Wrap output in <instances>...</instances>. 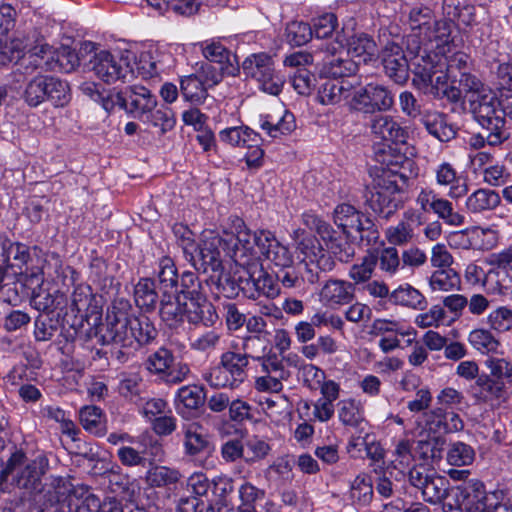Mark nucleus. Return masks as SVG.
Instances as JSON below:
<instances>
[{"label": "nucleus", "mask_w": 512, "mask_h": 512, "mask_svg": "<svg viewBox=\"0 0 512 512\" xmlns=\"http://www.w3.org/2000/svg\"><path fill=\"white\" fill-rule=\"evenodd\" d=\"M436 184L448 187L451 199H460L468 193V184L462 179L457 169L449 162L443 161L434 168Z\"/></svg>", "instance_id": "20"}, {"label": "nucleus", "mask_w": 512, "mask_h": 512, "mask_svg": "<svg viewBox=\"0 0 512 512\" xmlns=\"http://www.w3.org/2000/svg\"><path fill=\"white\" fill-rule=\"evenodd\" d=\"M160 317L168 327L174 329L184 322L212 327L219 319L214 305L203 295L183 291L162 295Z\"/></svg>", "instance_id": "5"}, {"label": "nucleus", "mask_w": 512, "mask_h": 512, "mask_svg": "<svg viewBox=\"0 0 512 512\" xmlns=\"http://www.w3.org/2000/svg\"><path fill=\"white\" fill-rule=\"evenodd\" d=\"M487 326L496 333H506L512 330V309L508 306H498L486 316Z\"/></svg>", "instance_id": "46"}, {"label": "nucleus", "mask_w": 512, "mask_h": 512, "mask_svg": "<svg viewBox=\"0 0 512 512\" xmlns=\"http://www.w3.org/2000/svg\"><path fill=\"white\" fill-rule=\"evenodd\" d=\"M343 66H322L320 76L326 81L319 90V101L323 105H334L346 99L351 84L345 80Z\"/></svg>", "instance_id": "14"}, {"label": "nucleus", "mask_w": 512, "mask_h": 512, "mask_svg": "<svg viewBox=\"0 0 512 512\" xmlns=\"http://www.w3.org/2000/svg\"><path fill=\"white\" fill-rule=\"evenodd\" d=\"M234 227L238 232L237 239L242 245L241 250L244 253V258L258 260L263 256L276 267L290 268L293 263V256L272 232L267 230L251 232L240 218H235Z\"/></svg>", "instance_id": "7"}, {"label": "nucleus", "mask_w": 512, "mask_h": 512, "mask_svg": "<svg viewBox=\"0 0 512 512\" xmlns=\"http://www.w3.org/2000/svg\"><path fill=\"white\" fill-rule=\"evenodd\" d=\"M391 467L397 470L395 477H404L415 464V455L412 453L411 442L408 438L400 440L393 452Z\"/></svg>", "instance_id": "34"}, {"label": "nucleus", "mask_w": 512, "mask_h": 512, "mask_svg": "<svg viewBox=\"0 0 512 512\" xmlns=\"http://www.w3.org/2000/svg\"><path fill=\"white\" fill-rule=\"evenodd\" d=\"M243 265L247 266V277L241 278L239 286L250 298L264 295L274 298L279 294V289L272 276H270L257 260L245 258Z\"/></svg>", "instance_id": "12"}, {"label": "nucleus", "mask_w": 512, "mask_h": 512, "mask_svg": "<svg viewBox=\"0 0 512 512\" xmlns=\"http://www.w3.org/2000/svg\"><path fill=\"white\" fill-rule=\"evenodd\" d=\"M156 335L157 331L147 315H133L129 302L118 300L108 309L100 342L102 345L114 343L130 347L135 342L139 345L147 344Z\"/></svg>", "instance_id": "4"}, {"label": "nucleus", "mask_w": 512, "mask_h": 512, "mask_svg": "<svg viewBox=\"0 0 512 512\" xmlns=\"http://www.w3.org/2000/svg\"><path fill=\"white\" fill-rule=\"evenodd\" d=\"M264 373L276 374L288 377V371L284 368L281 357L270 349L256 357Z\"/></svg>", "instance_id": "62"}, {"label": "nucleus", "mask_w": 512, "mask_h": 512, "mask_svg": "<svg viewBox=\"0 0 512 512\" xmlns=\"http://www.w3.org/2000/svg\"><path fill=\"white\" fill-rule=\"evenodd\" d=\"M138 407L140 414L148 422H152L154 419L158 418L164 413H171L167 402L161 398H151L148 400L140 399Z\"/></svg>", "instance_id": "59"}, {"label": "nucleus", "mask_w": 512, "mask_h": 512, "mask_svg": "<svg viewBox=\"0 0 512 512\" xmlns=\"http://www.w3.org/2000/svg\"><path fill=\"white\" fill-rule=\"evenodd\" d=\"M451 28V22L435 19L430 29L426 31L423 40L428 41V43L435 41L437 43L436 48L438 49L437 54H445V47L450 42Z\"/></svg>", "instance_id": "42"}, {"label": "nucleus", "mask_w": 512, "mask_h": 512, "mask_svg": "<svg viewBox=\"0 0 512 512\" xmlns=\"http://www.w3.org/2000/svg\"><path fill=\"white\" fill-rule=\"evenodd\" d=\"M493 332L489 327L474 328L468 333L467 341L482 355L496 354L500 348V341Z\"/></svg>", "instance_id": "27"}, {"label": "nucleus", "mask_w": 512, "mask_h": 512, "mask_svg": "<svg viewBox=\"0 0 512 512\" xmlns=\"http://www.w3.org/2000/svg\"><path fill=\"white\" fill-rule=\"evenodd\" d=\"M431 211L450 226H461L465 222L464 215L454 210L452 202L439 196Z\"/></svg>", "instance_id": "49"}, {"label": "nucleus", "mask_w": 512, "mask_h": 512, "mask_svg": "<svg viewBox=\"0 0 512 512\" xmlns=\"http://www.w3.org/2000/svg\"><path fill=\"white\" fill-rule=\"evenodd\" d=\"M205 400L203 389L197 385L183 386L178 389L175 398V408L182 417H190Z\"/></svg>", "instance_id": "23"}, {"label": "nucleus", "mask_w": 512, "mask_h": 512, "mask_svg": "<svg viewBox=\"0 0 512 512\" xmlns=\"http://www.w3.org/2000/svg\"><path fill=\"white\" fill-rule=\"evenodd\" d=\"M354 285L346 280L330 278L325 281L319 292V302L327 308L336 309L350 303L354 298Z\"/></svg>", "instance_id": "17"}, {"label": "nucleus", "mask_w": 512, "mask_h": 512, "mask_svg": "<svg viewBox=\"0 0 512 512\" xmlns=\"http://www.w3.org/2000/svg\"><path fill=\"white\" fill-rule=\"evenodd\" d=\"M203 56L212 63L216 64H238V57L232 54L219 41H212L202 46Z\"/></svg>", "instance_id": "47"}, {"label": "nucleus", "mask_w": 512, "mask_h": 512, "mask_svg": "<svg viewBox=\"0 0 512 512\" xmlns=\"http://www.w3.org/2000/svg\"><path fill=\"white\" fill-rule=\"evenodd\" d=\"M286 36L290 44L301 46L312 39L313 30L308 23L294 21L287 25Z\"/></svg>", "instance_id": "56"}, {"label": "nucleus", "mask_w": 512, "mask_h": 512, "mask_svg": "<svg viewBox=\"0 0 512 512\" xmlns=\"http://www.w3.org/2000/svg\"><path fill=\"white\" fill-rule=\"evenodd\" d=\"M46 466L47 461L44 457L28 459L24 453L17 451L11 455L6 466L0 470V489L3 490L4 482L11 477L14 484L21 489L38 490Z\"/></svg>", "instance_id": "8"}, {"label": "nucleus", "mask_w": 512, "mask_h": 512, "mask_svg": "<svg viewBox=\"0 0 512 512\" xmlns=\"http://www.w3.org/2000/svg\"><path fill=\"white\" fill-rule=\"evenodd\" d=\"M377 262V257L373 253L366 254L360 263L351 266L349 277L356 283L368 281L373 274Z\"/></svg>", "instance_id": "54"}, {"label": "nucleus", "mask_w": 512, "mask_h": 512, "mask_svg": "<svg viewBox=\"0 0 512 512\" xmlns=\"http://www.w3.org/2000/svg\"><path fill=\"white\" fill-rule=\"evenodd\" d=\"M399 192L396 180L388 173L382 172L374 179L368 200L370 208L380 217L390 218L401 206Z\"/></svg>", "instance_id": "11"}, {"label": "nucleus", "mask_w": 512, "mask_h": 512, "mask_svg": "<svg viewBox=\"0 0 512 512\" xmlns=\"http://www.w3.org/2000/svg\"><path fill=\"white\" fill-rule=\"evenodd\" d=\"M445 317L446 312L444 308L440 305H433L428 311L418 314L414 319V323L419 328H438L443 323Z\"/></svg>", "instance_id": "61"}, {"label": "nucleus", "mask_w": 512, "mask_h": 512, "mask_svg": "<svg viewBox=\"0 0 512 512\" xmlns=\"http://www.w3.org/2000/svg\"><path fill=\"white\" fill-rule=\"evenodd\" d=\"M90 64H115V56L108 50L101 49L100 46L92 41H83L77 52L68 45L62 44V58L67 64L80 63L86 61L87 57Z\"/></svg>", "instance_id": "19"}, {"label": "nucleus", "mask_w": 512, "mask_h": 512, "mask_svg": "<svg viewBox=\"0 0 512 512\" xmlns=\"http://www.w3.org/2000/svg\"><path fill=\"white\" fill-rule=\"evenodd\" d=\"M500 105L503 118L512 119V66H498Z\"/></svg>", "instance_id": "37"}, {"label": "nucleus", "mask_w": 512, "mask_h": 512, "mask_svg": "<svg viewBox=\"0 0 512 512\" xmlns=\"http://www.w3.org/2000/svg\"><path fill=\"white\" fill-rule=\"evenodd\" d=\"M422 123L428 133L441 142L449 141L455 136L453 126L448 124L445 116L439 112H425Z\"/></svg>", "instance_id": "30"}, {"label": "nucleus", "mask_w": 512, "mask_h": 512, "mask_svg": "<svg viewBox=\"0 0 512 512\" xmlns=\"http://www.w3.org/2000/svg\"><path fill=\"white\" fill-rule=\"evenodd\" d=\"M258 82L260 88L271 95H277L281 89L283 82L280 77L273 75L270 66H256Z\"/></svg>", "instance_id": "60"}, {"label": "nucleus", "mask_w": 512, "mask_h": 512, "mask_svg": "<svg viewBox=\"0 0 512 512\" xmlns=\"http://www.w3.org/2000/svg\"><path fill=\"white\" fill-rule=\"evenodd\" d=\"M303 223L310 229H315L320 237L326 242L329 251H325L318 240L306 234L302 229H296L291 234L296 248L303 256L301 261L305 264L307 270L311 273L308 281L314 283L317 278V272L331 271L335 262L331 253L341 262H348L355 254L353 247L348 242H337L334 239V231L332 227L325 221L318 218L313 213H304L302 216Z\"/></svg>", "instance_id": "3"}, {"label": "nucleus", "mask_w": 512, "mask_h": 512, "mask_svg": "<svg viewBox=\"0 0 512 512\" xmlns=\"http://www.w3.org/2000/svg\"><path fill=\"white\" fill-rule=\"evenodd\" d=\"M472 238H474V249L490 250L494 248L499 240V233L495 226L472 227Z\"/></svg>", "instance_id": "53"}, {"label": "nucleus", "mask_w": 512, "mask_h": 512, "mask_svg": "<svg viewBox=\"0 0 512 512\" xmlns=\"http://www.w3.org/2000/svg\"><path fill=\"white\" fill-rule=\"evenodd\" d=\"M219 138L231 146H246L248 143H256L258 134L247 126H235L221 130Z\"/></svg>", "instance_id": "40"}, {"label": "nucleus", "mask_w": 512, "mask_h": 512, "mask_svg": "<svg viewBox=\"0 0 512 512\" xmlns=\"http://www.w3.org/2000/svg\"><path fill=\"white\" fill-rule=\"evenodd\" d=\"M292 84L299 94L305 95L315 86L316 77L306 66H299L292 78Z\"/></svg>", "instance_id": "64"}, {"label": "nucleus", "mask_w": 512, "mask_h": 512, "mask_svg": "<svg viewBox=\"0 0 512 512\" xmlns=\"http://www.w3.org/2000/svg\"><path fill=\"white\" fill-rule=\"evenodd\" d=\"M347 54L352 64H366L378 58L375 41L367 34L354 35L348 42Z\"/></svg>", "instance_id": "22"}, {"label": "nucleus", "mask_w": 512, "mask_h": 512, "mask_svg": "<svg viewBox=\"0 0 512 512\" xmlns=\"http://www.w3.org/2000/svg\"><path fill=\"white\" fill-rule=\"evenodd\" d=\"M390 300L411 309H423L427 305L425 296L410 284H402L390 293Z\"/></svg>", "instance_id": "32"}, {"label": "nucleus", "mask_w": 512, "mask_h": 512, "mask_svg": "<svg viewBox=\"0 0 512 512\" xmlns=\"http://www.w3.org/2000/svg\"><path fill=\"white\" fill-rule=\"evenodd\" d=\"M350 497L360 505H367L373 497L372 479L367 474H359L351 483Z\"/></svg>", "instance_id": "48"}, {"label": "nucleus", "mask_w": 512, "mask_h": 512, "mask_svg": "<svg viewBox=\"0 0 512 512\" xmlns=\"http://www.w3.org/2000/svg\"><path fill=\"white\" fill-rule=\"evenodd\" d=\"M48 76H37L28 84L25 97L30 106H38L47 96Z\"/></svg>", "instance_id": "55"}, {"label": "nucleus", "mask_w": 512, "mask_h": 512, "mask_svg": "<svg viewBox=\"0 0 512 512\" xmlns=\"http://www.w3.org/2000/svg\"><path fill=\"white\" fill-rule=\"evenodd\" d=\"M371 134L386 144H404L409 138V127L402 126L390 115H377L371 120Z\"/></svg>", "instance_id": "18"}, {"label": "nucleus", "mask_w": 512, "mask_h": 512, "mask_svg": "<svg viewBox=\"0 0 512 512\" xmlns=\"http://www.w3.org/2000/svg\"><path fill=\"white\" fill-rule=\"evenodd\" d=\"M157 278L162 295L178 292V274L173 260L163 257L158 263Z\"/></svg>", "instance_id": "35"}, {"label": "nucleus", "mask_w": 512, "mask_h": 512, "mask_svg": "<svg viewBox=\"0 0 512 512\" xmlns=\"http://www.w3.org/2000/svg\"><path fill=\"white\" fill-rule=\"evenodd\" d=\"M184 455L197 466L205 467L212 457L215 447L206 429L198 422L182 426Z\"/></svg>", "instance_id": "10"}, {"label": "nucleus", "mask_w": 512, "mask_h": 512, "mask_svg": "<svg viewBox=\"0 0 512 512\" xmlns=\"http://www.w3.org/2000/svg\"><path fill=\"white\" fill-rule=\"evenodd\" d=\"M461 68L462 66H438L434 71L433 83L428 93L437 97H446L454 102L460 100L463 88L460 86L459 79L461 74L466 73Z\"/></svg>", "instance_id": "15"}, {"label": "nucleus", "mask_w": 512, "mask_h": 512, "mask_svg": "<svg viewBox=\"0 0 512 512\" xmlns=\"http://www.w3.org/2000/svg\"><path fill=\"white\" fill-rule=\"evenodd\" d=\"M500 203L501 197L496 191L479 188L467 196L465 207L471 214H482L494 210Z\"/></svg>", "instance_id": "25"}, {"label": "nucleus", "mask_w": 512, "mask_h": 512, "mask_svg": "<svg viewBox=\"0 0 512 512\" xmlns=\"http://www.w3.org/2000/svg\"><path fill=\"white\" fill-rule=\"evenodd\" d=\"M142 121L158 128L161 135L173 130L176 125L175 114L172 109L168 107L155 108L146 115Z\"/></svg>", "instance_id": "44"}, {"label": "nucleus", "mask_w": 512, "mask_h": 512, "mask_svg": "<svg viewBox=\"0 0 512 512\" xmlns=\"http://www.w3.org/2000/svg\"><path fill=\"white\" fill-rule=\"evenodd\" d=\"M425 501H443L444 512H512V496L503 502L500 490L487 493L482 482L470 480L448 489L445 477L432 473L421 489Z\"/></svg>", "instance_id": "2"}, {"label": "nucleus", "mask_w": 512, "mask_h": 512, "mask_svg": "<svg viewBox=\"0 0 512 512\" xmlns=\"http://www.w3.org/2000/svg\"><path fill=\"white\" fill-rule=\"evenodd\" d=\"M460 276L453 269H436L429 278V287L432 291L449 292L460 287Z\"/></svg>", "instance_id": "38"}, {"label": "nucleus", "mask_w": 512, "mask_h": 512, "mask_svg": "<svg viewBox=\"0 0 512 512\" xmlns=\"http://www.w3.org/2000/svg\"><path fill=\"white\" fill-rule=\"evenodd\" d=\"M427 429L434 433H452L463 429L464 424L460 416L453 412H443L442 408L426 414Z\"/></svg>", "instance_id": "24"}, {"label": "nucleus", "mask_w": 512, "mask_h": 512, "mask_svg": "<svg viewBox=\"0 0 512 512\" xmlns=\"http://www.w3.org/2000/svg\"><path fill=\"white\" fill-rule=\"evenodd\" d=\"M34 44L28 49V53L35 61H43L44 64H62V45L55 48L49 45L43 36L37 32L34 33Z\"/></svg>", "instance_id": "29"}, {"label": "nucleus", "mask_w": 512, "mask_h": 512, "mask_svg": "<svg viewBox=\"0 0 512 512\" xmlns=\"http://www.w3.org/2000/svg\"><path fill=\"white\" fill-rule=\"evenodd\" d=\"M223 369L226 370L230 379H232L237 387L242 384L246 378V368L248 366L247 355L232 351L224 352L219 362Z\"/></svg>", "instance_id": "31"}, {"label": "nucleus", "mask_w": 512, "mask_h": 512, "mask_svg": "<svg viewBox=\"0 0 512 512\" xmlns=\"http://www.w3.org/2000/svg\"><path fill=\"white\" fill-rule=\"evenodd\" d=\"M460 86L471 112L482 128L498 131L505 127L500 96L484 85L475 75L461 74Z\"/></svg>", "instance_id": "6"}, {"label": "nucleus", "mask_w": 512, "mask_h": 512, "mask_svg": "<svg viewBox=\"0 0 512 512\" xmlns=\"http://www.w3.org/2000/svg\"><path fill=\"white\" fill-rule=\"evenodd\" d=\"M475 452L473 448L463 442L451 444L447 452V461L453 466H467L473 463Z\"/></svg>", "instance_id": "52"}, {"label": "nucleus", "mask_w": 512, "mask_h": 512, "mask_svg": "<svg viewBox=\"0 0 512 512\" xmlns=\"http://www.w3.org/2000/svg\"><path fill=\"white\" fill-rule=\"evenodd\" d=\"M338 419L345 426L360 427L365 421L363 405L352 398L341 400L338 403Z\"/></svg>", "instance_id": "36"}, {"label": "nucleus", "mask_w": 512, "mask_h": 512, "mask_svg": "<svg viewBox=\"0 0 512 512\" xmlns=\"http://www.w3.org/2000/svg\"><path fill=\"white\" fill-rule=\"evenodd\" d=\"M180 478V473L166 466H156L151 468L146 475V481L151 487H162L176 483Z\"/></svg>", "instance_id": "51"}, {"label": "nucleus", "mask_w": 512, "mask_h": 512, "mask_svg": "<svg viewBox=\"0 0 512 512\" xmlns=\"http://www.w3.org/2000/svg\"><path fill=\"white\" fill-rule=\"evenodd\" d=\"M304 372L307 376H312L319 384L322 399L332 403L338 399L340 394V385L333 380H325L324 371L310 364L304 367Z\"/></svg>", "instance_id": "41"}, {"label": "nucleus", "mask_w": 512, "mask_h": 512, "mask_svg": "<svg viewBox=\"0 0 512 512\" xmlns=\"http://www.w3.org/2000/svg\"><path fill=\"white\" fill-rule=\"evenodd\" d=\"M393 103V95L387 88L369 83L354 93L351 106L363 113H374L390 110Z\"/></svg>", "instance_id": "13"}, {"label": "nucleus", "mask_w": 512, "mask_h": 512, "mask_svg": "<svg viewBox=\"0 0 512 512\" xmlns=\"http://www.w3.org/2000/svg\"><path fill=\"white\" fill-rule=\"evenodd\" d=\"M259 125L272 138L288 135L296 127L294 115L288 111H284L280 118L272 114L261 115Z\"/></svg>", "instance_id": "26"}, {"label": "nucleus", "mask_w": 512, "mask_h": 512, "mask_svg": "<svg viewBox=\"0 0 512 512\" xmlns=\"http://www.w3.org/2000/svg\"><path fill=\"white\" fill-rule=\"evenodd\" d=\"M264 492L256 488L250 483H244L239 488V497L241 504L238 507V512H256L254 503L262 498Z\"/></svg>", "instance_id": "63"}, {"label": "nucleus", "mask_w": 512, "mask_h": 512, "mask_svg": "<svg viewBox=\"0 0 512 512\" xmlns=\"http://www.w3.org/2000/svg\"><path fill=\"white\" fill-rule=\"evenodd\" d=\"M422 224V214L414 209H409L404 212L402 221L386 229L385 237L387 241L393 245L407 244L414 236L412 225L420 226Z\"/></svg>", "instance_id": "21"}, {"label": "nucleus", "mask_w": 512, "mask_h": 512, "mask_svg": "<svg viewBox=\"0 0 512 512\" xmlns=\"http://www.w3.org/2000/svg\"><path fill=\"white\" fill-rule=\"evenodd\" d=\"M239 72L240 66H226L225 70L217 66H200L194 74L182 78L181 90L183 96L189 101L201 102L206 97L207 89L218 84L224 73L235 76Z\"/></svg>", "instance_id": "9"}, {"label": "nucleus", "mask_w": 512, "mask_h": 512, "mask_svg": "<svg viewBox=\"0 0 512 512\" xmlns=\"http://www.w3.org/2000/svg\"><path fill=\"white\" fill-rule=\"evenodd\" d=\"M134 299L136 305L141 309H154L158 294L152 279L143 278L138 281L134 288Z\"/></svg>", "instance_id": "43"}, {"label": "nucleus", "mask_w": 512, "mask_h": 512, "mask_svg": "<svg viewBox=\"0 0 512 512\" xmlns=\"http://www.w3.org/2000/svg\"><path fill=\"white\" fill-rule=\"evenodd\" d=\"M334 222L352 239L363 238L362 232L373 227L372 221L350 204H340L334 210Z\"/></svg>", "instance_id": "16"}, {"label": "nucleus", "mask_w": 512, "mask_h": 512, "mask_svg": "<svg viewBox=\"0 0 512 512\" xmlns=\"http://www.w3.org/2000/svg\"><path fill=\"white\" fill-rule=\"evenodd\" d=\"M235 218L229 219L228 226L223 229L222 235L214 230H204L199 244H195L193 233L187 227L179 225L174 228L184 253L190 257L193 265L204 272L211 270L218 273V286L225 289V285H231L232 290H234V282H230L229 277L222 271V253L235 261L244 260L242 245L237 239L238 232L234 227Z\"/></svg>", "instance_id": "1"}, {"label": "nucleus", "mask_w": 512, "mask_h": 512, "mask_svg": "<svg viewBox=\"0 0 512 512\" xmlns=\"http://www.w3.org/2000/svg\"><path fill=\"white\" fill-rule=\"evenodd\" d=\"M47 96L56 106H64L70 100L69 86L67 82L48 76Z\"/></svg>", "instance_id": "57"}, {"label": "nucleus", "mask_w": 512, "mask_h": 512, "mask_svg": "<svg viewBox=\"0 0 512 512\" xmlns=\"http://www.w3.org/2000/svg\"><path fill=\"white\" fill-rule=\"evenodd\" d=\"M79 419L83 428L95 435H102L105 431L104 416L96 406H84L79 411Z\"/></svg>", "instance_id": "45"}, {"label": "nucleus", "mask_w": 512, "mask_h": 512, "mask_svg": "<svg viewBox=\"0 0 512 512\" xmlns=\"http://www.w3.org/2000/svg\"><path fill=\"white\" fill-rule=\"evenodd\" d=\"M92 71L107 84L131 82L135 78L131 66H93Z\"/></svg>", "instance_id": "39"}, {"label": "nucleus", "mask_w": 512, "mask_h": 512, "mask_svg": "<svg viewBox=\"0 0 512 512\" xmlns=\"http://www.w3.org/2000/svg\"><path fill=\"white\" fill-rule=\"evenodd\" d=\"M173 359V355L169 350L161 348L149 356L146 364L147 369L164 378L173 362Z\"/></svg>", "instance_id": "58"}, {"label": "nucleus", "mask_w": 512, "mask_h": 512, "mask_svg": "<svg viewBox=\"0 0 512 512\" xmlns=\"http://www.w3.org/2000/svg\"><path fill=\"white\" fill-rule=\"evenodd\" d=\"M435 20L433 12L428 7H414L409 12V25L414 33L426 34Z\"/></svg>", "instance_id": "50"}, {"label": "nucleus", "mask_w": 512, "mask_h": 512, "mask_svg": "<svg viewBox=\"0 0 512 512\" xmlns=\"http://www.w3.org/2000/svg\"><path fill=\"white\" fill-rule=\"evenodd\" d=\"M383 163L387 166L388 173L393 179L399 176L403 181L414 179L419 174V166L413 158L406 156H394L391 159H383Z\"/></svg>", "instance_id": "33"}, {"label": "nucleus", "mask_w": 512, "mask_h": 512, "mask_svg": "<svg viewBox=\"0 0 512 512\" xmlns=\"http://www.w3.org/2000/svg\"><path fill=\"white\" fill-rule=\"evenodd\" d=\"M131 101L130 108L125 109L129 113H134L139 119H143L157 106V99L151 94L150 90L144 86L130 87Z\"/></svg>", "instance_id": "28"}]
</instances>
